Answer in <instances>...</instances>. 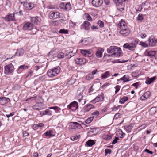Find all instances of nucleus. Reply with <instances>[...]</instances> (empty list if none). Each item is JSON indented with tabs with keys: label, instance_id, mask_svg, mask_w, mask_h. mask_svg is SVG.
<instances>
[{
	"label": "nucleus",
	"instance_id": "f257e3e1",
	"mask_svg": "<svg viewBox=\"0 0 157 157\" xmlns=\"http://www.w3.org/2000/svg\"><path fill=\"white\" fill-rule=\"evenodd\" d=\"M138 43V40H134L131 42L124 44L123 47L131 51H134L136 48Z\"/></svg>",
	"mask_w": 157,
	"mask_h": 157
},
{
	"label": "nucleus",
	"instance_id": "f03ea898",
	"mask_svg": "<svg viewBox=\"0 0 157 157\" xmlns=\"http://www.w3.org/2000/svg\"><path fill=\"white\" fill-rule=\"evenodd\" d=\"M60 67L59 66H57L52 69L48 70L47 74L49 77L52 78L57 76L60 72Z\"/></svg>",
	"mask_w": 157,
	"mask_h": 157
},
{
	"label": "nucleus",
	"instance_id": "7ed1b4c3",
	"mask_svg": "<svg viewBox=\"0 0 157 157\" xmlns=\"http://www.w3.org/2000/svg\"><path fill=\"white\" fill-rule=\"evenodd\" d=\"M4 73L8 75L12 73L14 71V66L11 63L6 65L4 67Z\"/></svg>",
	"mask_w": 157,
	"mask_h": 157
},
{
	"label": "nucleus",
	"instance_id": "20e7f679",
	"mask_svg": "<svg viewBox=\"0 0 157 157\" xmlns=\"http://www.w3.org/2000/svg\"><path fill=\"white\" fill-rule=\"evenodd\" d=\"M49 17L50 19H56L58 17L63 18L64 16L63 14L58 12L51 11L49 13Z\"/></svg>",
	"mask_w": 157,
	"mask_h": 157
},
{
	"label": "nucleus",
	"instance_id": "39448f33",
	"mask_svg": "<svg viewBox=\"0 0 157 157\" xmlns=\"http://www.w3.org/2000/svg\"><path fill=\"white\" fill-rule=\"evenodd\" d=\"M85 89V86H82L78 88L77 90V98L79 102H81V100L83 99L82 94Z\"/></svg>",
	"mask_w": 157,
	"mask_h": 157
},
{
	"label": "nucleus",
	"instance_id": "423d86ee",
	"mask_svg": "<svg viewBox=\"0 0 157 157\" xmlns=\"http://www.w3.org/2000/svg\"><path fill=\"white\" fill-rule=\"evenodd\" d=\"M80 52L85 56L90 57L93 55V51L91 49L81 50Z\"/></svg>",
	"mask_w": 157,
	"mask_h": 157
},
{
	"label": "nucleus",
	"instance_id": "0eeeda50",
	"mask_svg": "<svg viewBox=\"0 0 157 157\" xmlns=\"http://www.w3.org/2000/svg\"><path fill=\"white\" fill-rule=\"evenodd\" d=\"M112 48L113 50L112 51L113 55L116 56H120L121 54V50L120 48L115 46H113Z\"/></svg>",
	"mask_w": 157,
	"mask_h": 157
},
{
	"label": "nucleus",
	"instance_id": "6e6552de",
	"mask_svg": "<svg viewBox=\"0 0 157 157\" xmlns=\"http://www.w3.org/2000/svg\"><path fill=\"white\" fill-rule=\"evenodd\" d=\"M68 108L70 109L73 111H75L78 108V104L77 102L75 101L71 103L67 106Z\"/></svg>",
	"mask_w": 157,
	"mask_h": 157
},
{
	"label": "nucleus",
	"instance_id": "1a4fd4ad",
	"mask_svg": "<svg viewBox=\"0 0 157 157\" xmlns=\"http://www.w3.org/2000/svg\"><path fill=\"white\" fill-rule=\"evenodd\" d=\"M23 6L24 8L27 10H30L35 6V4L31 2H27Z\"/></svg>",
	"mask_w": 157,
	"mask_h": 157
},
{
	"label": "nucleus",
	"instance_id": "9d476101",
	"mask_svg": "<svg viewBox=\"0 0 157 157\" xmlns=\"http://www.w3.org/2000/svg\"><path fill=\"white\" fill-rule=\"evenodd\" d=\"M103 94L101 93L100 95H98L94 99L92 100L90 102L94 103L100 101H102L104 100Z\"/></svg>",
	"mask_w": 157,
	"mask_h": 157
},
{
	"label": "nucleus",
	"instance_id": "9b49d317",
	"mask_svg": "<svg viewBox=\"0 0 157 157\" xmlns=\"http://www.w3.org/2000/svg\"><path fill=\"white\" fill-rule=\"evenodd\" d=\"M75 62L78 65H82L85 64L86 63V61L85 58H81L76 59Z\"/></svg>",
	"mask_w": 157,
	"mask_h": 157
},
{
	"label": "nucleus",
	"instance_id": "f8f14e48",
	"mask_svg": "<svg viewBox=\"0 0 157 157\" xmlns=\"http://www.w3.org/2000/svg\"><path fill=\"white\" fill-rule=\"evenodd\" d=\"M119 32L121 34L123 35L124 36H128L130 34V31L127 28H124L123 29L122 28Z\"/></svg>",
	"mask_w": 157,
	"mask_h": 157
},
{
	"label": "nucleus",
	"instance_id": "ddd939ff",
	"mask_svg": "<svg viewBox=\"0 0 157 157\" xmlns=\"http://www.w3.org/2000/svg\"><path fill=\"white\" fill-rule=\"evenodd\" d=\"M103 3V0H93L92 1V5L96 7L100 6Z\"/></svg>",
	"mask_w": 157,
	"mask_h": 157
},
{
	"label": "nucleus",
	"instance_id": "4468645a",
	"mask_svg": "<svg viewBox=\"0 0 157 157\" xmlns=\"http://www.w3.org/2000/svg\"><path fill=\"white\" fill-rule=\"evenodd\" d=\"M17 13H14L13 14H10L6 16L5 18L6 20L8 21L15 20V15Z\"/></svg>",
	"mask_w": 157,
	"mask_h": 157
},
{
	"label": "nucleus",
	"instance_id": "2eb2a0df",
	"mask_svg": "<svg viewBox=\"0 0 157 157\" xmlns=\"http://www.w3.org/2000/svg\"><path fill=\"white\" fill-rule=\"evenodd\" d=\"M94 106L92 104H88L83 108L82 110L84 113L89 112L91 109L94 108Z\"/></svg>",
	"mask_w": 157,
	"mask_h": 157
},
{
	"label": "nucleus",
	"instance_id": "dca6fc26",
	"mask_svg": "<svg viewBox=\"0 0 157 157\" xmlns=\"http://www.w3.org/2000/svg\"><path fill=\"white\" fill-rule=\"evenodd\" d=\"M148 41V46L150 47H152L155 46L157 43V40L156 39L151 37L149 39Z\"/></svg>",
	"mask_w": 157,
	"mask_h": 157
},
{
	"label": "nucleus",
	"instance_id": "f3484780",
	"mask_svg": "<svg viewBox=\"0 0 157 157\" xmlns=\"http://www.w3.org/2000/svg\"><path fill=\"white\" fill-rule=\"evenodd\" d=\"M33 27V23L27 22L23 26V29L25 30H30Z\"/></svg>",
	"mask_w": 157,
	"mask_h": 157
},
{
	"label": "nucleus",
	"instance_id": "a211bd4d",
	"mask_svg": "<svg viewBox=\"0 0 157 157\" xmlns=\"http://www.w3.org/2000/svg\"><path fill=\"white\" fill-rule=\"evenodd\" d=\"M104 51V49L101 48H99L95 53L97 57H101L102 56V53Z\"/></svg>",
	"mask_w": 157,
	"mask_h": 157
},
{
	"label": "nucleus",
	"instance_id": "6ab92c4d",
	"mask_svg": "<svg viewBox=\"0 0 157 157\" xmlns=\"http://www.w3.org/2000/svg\"><path fill=\"white\" fill-rule=\"evenodd\" d=\"M155 79L156 77L155 76H154L151 78L148 77L146 79L145 83L147 84H150L153 82Z\"/></svg>",
	"mask_w": 157,
	"mask_h": 157
},
{
	"label": "nucleus",
	"instance_id": "aec40b11",
	"mask_svg": "<svg viewBox=\"0 0 157 157\" xmlns=\"http://www.w3.org/2000/svg\"><path fill=\"white\" fill-rule=\"evenodd\" d=\"M150 95V92L149 91H147L140 97V99L142 100H144L145 99H147L149 97Z\"/></svg>",
	"mask_w": 157,
	"mask_h": 157
},
{
	"label": "nucleus",
	"instance_id": "412c9836",
	"mask_svg": "<svg viewBox=\"0 0 157 157\" xmlns=\"http://www.w3.org/2000/svg\"><path fill=\"white\" fill-rule=\"evenodd\" d=\"M118 27L121 29H124V28H127V26L125 24V22L122 21V20H121V21L118 24Z\"/></svg>",
	"mask_w": 157,
	"mask_h": 157
},
{
	"label": "nucleus",
	"instance_id": "4be33fe9",
	"mask_svg": "<svg viewBox=\"0 0 157 157\" xmlns=\"http://www.w3.org/2000/svg\"><path fill=\"white\" fill-rule=\"evenodd\" d=\"M129 77L128 75H124L123 77L117 80L118 81L122 80L124 82L129 81L130 80L129 79Z\"/></svg>",
	"mask_w": 157,
	"mask_h": 157
},
{
	"label": "nucleus",
	"instance_id": "5701e85b",
	"mask_svg": "<svg viewBox=\"0 0 157 157\" xmlns=\"http://www.w3.org/2000/svg\"><path fill=\"white\" fill-rule=\"evenodd\" d=\"M10 101V99L8 98L2 97V101H1L2 105H4L7 104Z\"/></svg>",
	"mask_w": 157,
	"mask_h": 157
},
{
	"label": "nucleus",
	"instance_id": "b1692460",
	"mask_svg": "<svg viewBox=\"0 0 157 157\" xmlns=\"http://www.w3.org/2000/svg\"><path fill=\"white\" fill-rule=\"evenodd\" d=\"M24 53V50L22 48H20L17 50V52L15 53V55H18V56H22Z\"/></svg>",
	"mask_w": 157,
	"mask_h": 157
},
{
	"label": "nucleus",
	"instance_id": "393cba45",
	"mask_svg": "<svg viewBox=\"0 0 157 157\" xmlns=\"http://www.w3.org/2000/svg\"><path fill=\"white\" fill-rule=\"evenodd\" d=\"M53 131L52 130H50L49 131L46 132L45 133V135L47 136H48L49 137H52L55 136V135L53 134Z\"/></svg>",
	"mask_w": 157,
	"mask_h": 157
},
{
	"label": "nucleus",
	"instance_id": "a878e982",
	"mask_svg": "<svg viewBox=\"0 0 157 157\" xmlns=\"http://www.w3.org/2000/svg\"><path fill=\"white\" fill-rule=\"evenodd\" d=\"M39 18L38 17H31V21L34 24H37L39 22Z\"/></svg>",
	"mask_w": 157,
	"mask_h": 157
},
{
	"label": "nucleus",
	"instance_id": "bb28decb",
	"mask_svg": "<svg viewBox=\"0 0 157 157\" xmlns=\"http://www.w3.org/2000/svg\"><path fill=\"white\" fill-rule=\"evenodd\" d=\"M75 52L73 53V51H71L69 52L68 54H66L65 55V58L67 59H69L72 56H73Z\"/></svg>",
	"mask_w": 157,
	"mask_h": 157
},
{
	"label": "nucleus",
	"instance_id": "cd10ccee",
	"mask_svg": "<svg viewBox=\"0 0 157 157\" xmlns=\"http://www.w3.org/2000/svg\"><path fill=\"white\" fill-rule=\"evenodd\" d=\"M111 75V74H110V73H109V71H107L105 72L104 74L102 75V78H106L110 76Z\"/></svg>",
	"mask_w": 157,
	"mask_h": 157
},
{
	"label": "nucleus",
	"instance_id": "c85d7f7f",
	"mask_svg": "<svg viewBox=\"0 0 157 157\" xmlns=\"http://www.w3.org/2000/svg\"><path fill=\"white\" fill-rule=\"evenodd\" d=\"M81 124H84L82 122H81V123H78L77 122H73V125H74L77 128H82Z\"/></svg>",
	"mask_w": 157,
	"mask_h": 157
},
{
	"label": "nucleus",
	"instance_id": "c756f323",
	"mask_svg": "<svg viewBox=\"0 0 157 157\" xmlns=\"http://www.w3.org/2000/svg\"><path fill=\"white\" fill-rule=\"evenodd\" d=\"M83 25L85 27V29L88 30L89 29V25H90V22L88 21H85Z\"/></svg>",
	"mask_w": 157,
	"mask_h": 157
},
{
	"label": "nucleus",
	"instance_id": "7c9ffc66",
	"mask_svg": "<svg viewBox=\"0 0 157 157\" xmlns=\"http://www.w3.org/2000/svg\"><path fill=\"white\" fill-rule=\"evenodd\" d=\"M86 144L89 146H91L95 144L94 141L93 140H89L86 142Z\"/></svg>",
	"mask_w": 157,
	"mask_h": 157
},
{
	"label": "nucleus",
	"instance_id": "2f4dec72",
	"mask_svg": "<svg viewBox=\"0 0 157 157\" xmlns=\"http://www.w3.org/2000/svg\"><path fill=\"white\" fill-rule=\"evenodd\" d=\"M156 54V52L154 51H150L148 52L147 56L150 57L152 58L155 56Z\"/></svg>",
	"mask_w": 157,
	"mask_h": 157
},
{
	"label": "nucleus",
	"instance_id": "473e14b6",
	"mask_svg": "<svg viewBox=\"0 0 157 157\" xmlns=\"http://www.w3.org/2000/svg\"><path fill=\"white\" fill-rule=\"evenodd\" d=\"M133 128V125L131 124L124 127L129 132H130Z\"/></svg>",
	"mask_w": 157,
	"mask_h": 157
},
{
	"label": "nucleus",
	"instance_id": "72a5a7b5",
	"mask_svg": "<svg viewBox=\"0 0 157 157\" xmlns=\"http://www.w3.org/2000/svg\"><path fill=\"white\" fill-rule=\"evenodd\" d=\"M128 99V98L127 97H123L119 101L121 104H124Z\"/></svg>",
	"mask_w": 157,
	"mask_h": 157
},
{
	"label": "nucleus",
	"instance_id": "f704fd0d",
	"mask_svg": "<svg viewBox=\"0 0 157 157\" xmlns=\"http://www.w3.org/2000/svg\"><path fill=\"white\" fill-rule=\"evenodd\" d=\"M71 8V6L69 2H68L66 4L65 9L67 11L69 10Z\"/></svg>",
	"mask_w": 157,
	"mask_h": 157
},
{
	"label": "nucleus",
	"instance_id": "c9c22d12",
	"mask_svg": "<svg viewBox=\"0 0 157 157\" xmlns=\"http://www.w3.org/2000/svg\"><path fill=\"white\" fill-rule=\"evenodd\" d=\"M99 115V112L96 111L94 112L91 114V117L93 118L94 117H97Z\"/></svg>",
	"mask_w": 157,
	"mask_h": 157
},
{
	"label": "nucleus",
	"instance_id": "e433bc0d",
	"mask_svg": "<svg viewBox=\"0 0 157 157\" xmlns=\"http://www.w3.org/2000/svg\"><path fill=\"white\" fill-rule=\"evenodd\" d=\"M59 33L61 34H67L68 33V31L67 29H63L59 31Z\"/></svg>",
	"mask_w": 157,
	"mask_h": 157
},
{
	"label": "nucleus",
	"instance_id": "4c0bfd02",
	"mask_svg": "<svg viewBox=\"0 0 157 157\" xmlns=\"http://www.w3.org/2000/svg\"><path fill=\"white\" fill-rule=\"evenodd\" d=\"M49 108L54 110L55 111V112L56 113H58V112L61 109L59 107L57 106L51 107Z\"/></svg>",
	"mask_w": 157,
	"mask_h": 157
},
{
	"label": "nucleus",
	"instance_id": "58836bf2",
	"mask_svg": "<svg viewBox=\"0 0 157 157\" xmlns=\"http://www.w3.org/2000/svg\"><path fill=\"white\" fill-rule=\"evenodd\" d=\"M64 54L63 52H60L57 55V57L58 58L62 59L64 57Z\"/></svg>",
	"mask_w": 157,
	"mask_h": 157
},
{
	"label": "nucleus",
	"instance_id": "ea45409f",
	"mask_svg": "<svg viewBox=\"0 0 157 157\" xmlns=\"http://www.w3.org/2000/svg\"><path fill=\"white\" fill-rule=\"evenodd\" d=\"M52 24L53 26H57L59 24V21L58 20L53 21L52 23Z\"/></svg>",
	"mask_w": 157,
	"mask_h": 157
},
{
	"label": "nucleus",
	"instance_id": "a19ab883",
	"mask_svg": "<svg viewBox=\"0 0 157 157\" xmlns=\"http://www.w3.org/2000/svg\"><path fill=\"white\" fill-rule=\"evenodd\" d=\"M97 24L98 25H99L101 28L103 27L104 25V22L101 20H99L98 21Z\"/></svg>",
	"mask_w": 157,
	"mask_h": 157
},
{
	"label": "nucleus",
	"instance_id": "79ce46f5",
	"mask_svg": "<svg viewBox=\"0 0 157 157\" xmlns=\"http://www.w3.org/2000/svg\"><path fill=\"white\" fill-rule=\"evenodd\" d=\"M80 136L78 135H76L75 136H72L71 137V139L73 141L75 140L78 139L79 138Z\"/></svg>",
	"mask_w": 157,
	"mask_h": 157
},
{
	"label": "nucleus",
	"instance_id": "37998d69",
	"mask_svg": "<svg viewBox=\"0 0 157 157\" xmlns=\"http://www.w3.org/2000/svg\"><path fill=\"white\" fill-rule=\"evenodd\" d=\"M143 19V15L142 14H139L137 17L136 18L137 20L141 21Z\"/></svg>",
	"mask_w": 157,
	"mask_h": 157
},
{
	"label": "nucleus",
	"instance_id": "c03bdc74",
	"mask_svg": "<svg viewBox=\"0 0 157 157\" xmlns=\"http://www.w3.org/2000/svg\"><path fill=\"white\" fill-rule=\"evenodd\" d=\"M86 17V18L87 20L89 21H92V19L91 17V16L88 14H85Z\"/></svg>",
	"mask_w": 157,
	"mask_h": 157
},
{
	"label": "nucleus",
	"instance_id": "a18cd8bd",
	"mask_svg": "<svg viewBox=\"0 0 157 157\" xmlns=\"http://www.w3.org/2000/svg\"><path fill=\"white\" fill-rule=\"evenodd\" d=\"M93 120V118L92 117H90L86 119L85 121V122L86 124H89Z\"/></svg>",
	"mask_w": 157,
	"mask_h": 157
},
{
	"label": "nucleus",
	"instance_id": "49530a36",
	"mask_svg": "<svg viewBox=\"0 0 157 157\" xmlns=\"http://www.w3.org/2000/svg\"><path fill=\"white\" fill-rule=\"evenodd\" d=\"M46 111V115H51L52 114V112L50 110L47 109L45 110Z\"/></svg>",
	"mask_w": 157,
	"mask_h": 157
},
{
	"label": "nucleus",
	"instance_id": "de8ad7c7",
	"mask_svg": "<svg viewBox=\"0 0 157 157\" xmlns=\"http://www.w3.org/2000/svg\"><path fill=\"white\" fill-rule=\"evenodd\" d=\"M140 45L144 47H148V45L147 44L143 42H140Z\"/></svg>",
	"mask_w": 157,
	"mask_h": 157
},
{
	"label": "nucleus",
	"instance_id": "09e8293b",
	"mask_svg": "<svg viewBox=\"0 0 157 157\" xmlns=\"http://www.w3.org/2000/svg\"><path fill=\"white\" fill-rule=\"evenodd\" d=\"M28 68V67L27 66H25L24 65H22L20 66L18 70H20L21 69H27Z\"/></svg>",
	"mask_w": 157,
	"mask_h": 157
},
{
	"label": "nucleus",
	"instance_id": "8fccbe9b",
	"mask_svg": "<svg viewBox=\"0 0 157 157\" xmlns=\"http://www.w3.org/2000/svg\"><path fill=\"white\" fill-rule=\"evenodd\" d=\"M105 153L106 155L108 154H110L112 152L111 150L108 149H105Z\"/></svg>",
	"mask_w": 157,
	"mask_h": 157
},
{
	"label": "nucleus",
	"instance_id": "3c124183",
	"mask_svg": "<svg viewBox=\"0 0 157 157\" xmlns=\"http://www.w3.org/2000/svg\"><path fill=\"white\" fill-rule=\"evenodd\" d=\"M119 140V139L118 137H116L115 139L113 140L112 143V144H114L117 142V141Z\"/></svg>",
	"mask_w": 157,
	"mask_h": 157
},
{
	"label": "nucleus",
	"instance_id": "603ef678",
	"mask_svg": "<svg viewBox=\"0 0 157 157\" xmlns=\"http://www.w3.org/2000/svg\"><path fill=\"white\" fill-rule=\"evenodd\" d=\"M120 87V86L119 85H117L115 87V88L116 89L115 92L116 93L118 92V91L119 90Z\"/></svg>",
	"mask_w": 157,
	"mask_h": 157
},
{
	"label": "nucleus",
	"instance_id": "864d4df0",
	"mask_svg": "<svg viewBox=\"0 0 157 157\" xmlns=\"http://www.w3.org/2000/svg\"><path fill=\"white\" fill-rule=\"evenodd\" d=\"M113 46H111L110 47V49H107V52L109 53H112L113 52L112 51L113 50V49L112 47Z\"/></svg>",
	"mask_w": 157,
	"mask_h": 157
},
{
	"label": "nucleus",
	"instance_id": "5fc2aeb1",
	"mask_svg": "<svg viewBox=\"0 0 157 157\" xmlns=\"http://www.w3.org/2000/svg\"><path fill=\"white\" fill-rule=\"evenodd\" d=\"M120 114L119 113H116L114 116V119H117L120 117Z\"/></svg>",
	"mask_w": 157,
	"mask_h": 157
},
{
	"label": "nucleus",
	"instance_id": "6e6d98bb",
	"mask_svg": "<svg viewBox=\"0 0 157 157\" xmlns=\"http://www.w3.org/2000/svg\"><path fill=\"white\" fill-rule=\"evenodd\" d=\"M19 2L21 4H23V5L25 4V3H26L27 2V0H19Z\"/></svg>",
	"mask_w": 157,
	"mask_h": 157
},
{
	"label": "nucleus",
	"instance_id": "4d7b16f0",
	"mask_svg": "<svg viewBox=\"0 0 157 157\" xmlns=\"http://www.w3.org/2000/svg\"><path fill=\"white\" fill-rule=\"evenodd\" d=\"M144 151L151 154H152L153 153L152 151H150L148 149H145V150H144Z\"/></svg>",
	"mask_w": 157,
	"mask_h": 157
},
{
	"label": "nucleus",
	"instance_id": "13d9d810",
	"mask_svg": "<svg viewBox=\"0 0 157 157\" xmlns=\"http://www.w3.org/2000/svg\"><path fill=\"white\" fill-rule=\"evenodd\" d=\"M92 78V75H89L86 77V79L88 80Z\"/></svg>",
	"mask_w": 157,
	"mask_h": 157
},
{
	"label": "nucleus",
	"instance_id": "bf43d9fd",
	"mask_svg": "<svg viewBox=\"0 0 157 157\" xmlns=\"http://www.w3.org/2000/svg\"><path fill=\"white\" fill-rule=\"evenodd\" d=\"M23 136L24 137L26 136H28L29 133L26 131H24L23 132Z\"/></svg>",
	"mask_w": 157,
	"mask_h": 157
},
{
	"label": "nucleus",
	"instance_id": "052dcab7",
	"mask_svg": "<svg viewBox=\"0 0 157 157\" xmlns=\"http://www.w3.org/2000/svg\"><path fill=\"white\" fill-rule=\"evenodd\" d=\"M96 130L95 129H92L91 131H90V132H91L93 133L94 134H97V132H95Z\"/></svg>",
	"mask_w": 157,
	"mask_h": 157
},
{
	"label": "nucleus",
	"instance_id": "680f3d73",
	"mask_svg": "<svg viewBox=\"0 0 157 157\" xmlns=\"http://www.w3.org/2000/svg\"><path fill=\"white\" fill-rule=\"evenodd\" d=\"M14 115V113H10V114H6V116L7 117L9 118L10 117Z\"/></svg>",
	"mask_w": 157,
	"mask_h": 157
},
{
	"label": "nucleus",
	"instance_id": "e2e57ef3",
	"mask_svg": "<svg viewBox=\"0 0 157 157\" xmlns=\"http://www.w3.org/2000/svg\"><path fill=\"white\" fill-rule=\"evenodd\" d=\"M71 128L72 129H77L76 127H75V125H73V122H71Z\"/></svg>",
	"mask_w": 157,
	"mask_h": 157
},
{
	"label": "nucleus",
	"instance_id": "0e129e2a",
	"mask_svg": "<svg viewBox=\"0 0 157 157\" xmlns=\"http://www.w3.org/2000/svg\"><path fill=\"white\" fill-rule=\"evenodd\" d=\"M40 114L42 116H43L46 115V111L45 110L42 111L40 112Z\"/></svg>",
	"mask_w": 157,
	"mask_h": 157
},
{
	"label": "nucleus",
	"instance_id": "69168bd1",
	"mask_svg": "<svg viewBox=\"0 0 157 157\" xmlns=\"http://www.w3.org/2000/svg\"><path fill=\"white\" fill-rule=\"evenodd\" d=\"M146 36V35L145 33H142L140 35V36L141 38H145Z\"/></svg>",
	"mask_w": 157,
	"mask_h": 157
},
{
	"label": "nucleus",
	"instance_id": "338daca9",
	"mask_svg": "<svg viewBox=\"0 0 157 157\" xmlns=\"http://www.w3.org/2000/svg\"><path fill=\"white\" fill-rule=\"evenodd\" d=\"M37 127H42L44 126V124L42 123H39L37 124Z\"/></svg>",
	"mask_w": 157,
	"mask_h": 157
},
{
	"label": "nucleus",
	"instance_id": "774afa93",
	"mask_svg": "<svg viewBox=\"0 0 157 157\" xmlns=\"http://www.w3.org/2000/svg\"><path fill=\"white\" fill-rule=\"evenodd\" d=\"M33 128L34 129L36 130L38 128V127H37V124H34L33 126Z\"/></svg>",
	"mask_w": 157,
	"mask_h": 157
}]
</instances>
